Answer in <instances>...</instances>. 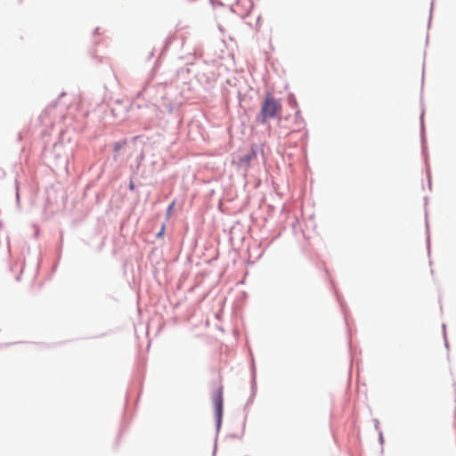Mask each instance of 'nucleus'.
Instances as JSON below:
<instances>
[{
    "label": "nucleus",
    "mask_w": 456,
    "mask_h": 456,
    "mask_svg": "<svg viewBox=\"0 0 456 456\" xmlns=\"http://www.w3.org/2000/svg\"><path fill=\"white\" fill-rule=\"evenodd\" d=\"M281 110L282 106L280 100L275 99L271 93H268L262 102L261 110L256 116V120L265 124L267 120L279 116Z\"/></svg>",
    "instance_id": "1"
},
{
    "label": "nucleus",
    "mask_w": 456,
    "mask_h": 456,
    "mask_svg": "<svg viewBox=\"0 0 456 456\" xmlns=\"http://www.w3.org/2000/svg\"><path fill=\"white\" fill-rule=\"evenodd\" d=\"M216 418L217 419L218 424L221 423L222 414H223V387H218L212 396Z\"/></svg>",
    "instance_id": "2"
},
{
    "label": "nucleus",
    "mask_w": 456,
    "mask_h": 456,
    "mask_svg": "<svg viewBox=\"0 0 456 456\" xmlns=\"http://www.w3.org/2000/svg\"><path fill=\"white\" fill-rule=\"evenodd\" d=\"M174 205H175V203L173 202V203L168 207L167 214H169V213L172 211V208H173Z\"/></svg>",
    "instance_id": "3"
},
{
    "label": "nucleus",
    "mask_w": 456,
    "mask_h": 456,
    "mask_svg": "<svg viewBox=\"0 0 456 456\" xmlns=\"http://www.w3.org/2000/svg\"><path fill=\"white\" fill-rule=\"evenodd\" d=\"M130 189H134V185L132 183L130 184Z\"/></svg>",
    "instance_id": "4"
}]
</instances>
